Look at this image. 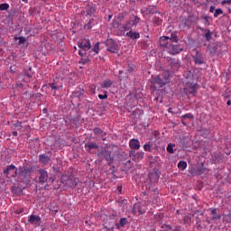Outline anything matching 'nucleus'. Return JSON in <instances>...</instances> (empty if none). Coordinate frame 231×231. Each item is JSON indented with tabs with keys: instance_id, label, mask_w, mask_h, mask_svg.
<instances>
[{
	"instance_id": "nucleus-50",
	"label": "nucleus",
	"mask_w": 231,
	"mask_h": 231,
	"mask_svg": "<svg viewBox=\"0 0 231 231\" xmlns=\"http://www.w3.org/2000/svg\"><path fill=\"white\" fill-rule=\"evenodd\" d=\"M51 89H60V88L57 87V85L55 83L51 84Z\"/></svg>"
},
{
	"instance_id": "nucleus-33",
	"label": "nucleus",
	"mask_w": 231,
	"mask_h": 231,
	"mask_svg": "<svg viewBox=\"0 0 231 231\" xmlns=\"http://www.w3.org/2000/svg\"><path fill=\"white\" fill-rule=\"evenodd\" d=\"M178 167H179V169H180L181 171H185V169H187V162H185V161H180V162L178 163Z\"/></svg>"
},
{
	"instance_id": "nucleus-56",
	"label": "nucleus",
	"mask_w": 231,
	"mask_h": 231,
	"mask_svg": "<svg viewBox=\"0 0 231 231\" xmlns=\"http://www.w3.org/2000/svg\"><path fill=\"white\" fill-rule=\"evenodd\" d=\"M112 18H113V14H110V15L108 16V21H111Z\"/></svg>"
},
{
	"instance_id": "nucleus-63",
	"label": "nucleus",
	"mask_w": 231,
	"mask_h": 231,
	"mask_svg": "<svg viewBox=\"0 0 231 231\" xmlns=\"http://www.w3.org/2000/svg\"><path fill=\"white\" fill-rule=\"evenodd\" d=\"M169 113H171V108L168 109Z\"/></svg>"
},
{
	"instance_id": "nucleus-10",
	"label": "nucleus",
	"mask_w": 231,
	"mask_h": 231,
	"mask_svg": "<svg viewBox=\"0 0 231 231\" xmlns=\"http://www.w3.org/2000/svg\"><path fill=\"white\" fill-rule=\"evenodd\" d=\"M28 222L34 226H41V217L37 215H31L28 218Z\"/></svg>"
},
{
	"instance_id": "nucleus-16",
	"label": "nucleus",
	"mask_w": 231,
	"mask_h": 231,
	"mask_svg": "<svg viewBox=\"0 0 231 231\" xmlns=\"http://www.w3.org/2000/svg\"><path fill=\"white\" fill-rule=\"evenodd\" d=\"M149 180L152 181V183H156V181L160 180V172L158 171L150 172Z\"/></svg>"
},
{
	"instance_id": "nucleus-46",
	"label": "nucleus",
	"mask_w": 231,
	"mask_h": 231,
	"mask_svg": "<svg viewBox=\"0 0 231 231\" xmlns=\"http://www.w3.org/2000/svg\"><path fill=\"white\" fill-rule=\"evenodd\" d=\"M19 42H18V44H24V42H26V38L24 37H19Z\"/></svg>"
},
{
	"instance_id": "nucleus-7",
	"label": "nucleus",
	"mask_w": 231,
	"mask_h": 231,
	"mask_svg": "<svg viewBox=\"0 0 231 231\" xmlns=\"http://www.w3.org/2000/svg\"><path fill=\"white\" fill-rule=\"evenodd\" d=\"M78 46L80 50H83V51H88V50H91V42L88 39H84L78 42Z\"/></svg>"
},
{
	"instance_id": "nucleus-26",
	"label": "nucleus",
	"mask_w": 231,
	"mask_h": 231,
	"mask_svg": "<svg viewBox=\"0 0 231 231\" xmlns=\"http://www.w3.org/2000/svg\"><path fill=\"white\" fill-rule=\"evenodd\" d=\"M126 37H130V39H140V32H133L132 30L126 33Z\"/></svg>"
},
{
	"instance_id": "nucleus-61",
	"label": "nucleus",
	"mask_w": 231,
	"mask_h": 231,
	"mask_svg": "<svg viewBox=\"0 0 231 231\" xmlns=\"http://www.w3.org/2000/svg\"><path fill=\"white\" fill-rule=\"evenodd\" d=\"M23 3H28V0H22Z\"/></svg>"
},
{
	"instance_id": "nucleus-14",
	"label": "nucleus",
	"mask_w": 231,
	"mask_h": 231,
	"mask_svg": "<svg viewBox=\"0 0 231 231\" xmlns=\"http://www.w3.org/2000/svg\"><path fill=\"white\" fill-rule=\"evenodd\" d=\"M129 147L130 149H133L134 151L140 150V141L138 139H131L129 141Z\"/></svg>"
},
{
	"instance_id": "nucleus-57",
	"label": "nucleus",
	"mask_w": 231,
	"mask_h": 231,
	"mask_svg": "<svg viewBox=\"0 0 231 231\" xmlns=\"http://www.w3.org/2000/svg\"><path fill=\"white\" fill-rule=\"evenodd\" d=\"M226 104H227V106H230V105H231L230 99L227 100V103H226Z\"/></svg>"
},
{
	"instance_id": "nucleus-25",
	"label": "nucleus",
	"mask_w": 231,
	"mask_h": 231,
	"mask_svg": "<svg viewBox=\"0 0 231 231\" xmlns=\"http://www.w3.org/2000/svg\"><path fill=\"white\" fill-rule=\"evenodd\" d=\"M172 73L169 70L164 71L162 75H160L162 80H166V84H169V79H171Z\"/></svg>"
},
{
	"instance_id": "nucleus-41",
	"label": "nucleus",
	"mask_w": 231,
	"mask_h": 231,
	"mask_svg": "<svg viewBox=\"0 0 231 231\" xmlns=\"http://www.w3.org/2000/svg\"><path fill=\"white\" fill-rule=\"evenodd\" d=\"M189 172H190V174H192V176H198V175H197V168L191 167V168L189 170Z\"/></svg>"
},
{
	"instance_id": "nucleus-54",
	"label": "nucleus",
	"mask_w": 231,
	"mask_h": 231,
	"mask_svg": "<svg viewBox=\"0 0 231 231\" xmlns=\"http://www.w3.org/2000/svg\"><path fill=\"white\" fill-rule=\"evenodd\" d=\"M117 190L120 192V194H122V186H117Z\"/></svg>"
},
{
	"instance_id": "nucleus-23",
	"label": "nucleus",
	"mask_w": 231,
	"mask_h": 231,
	"mask_svg": "<svg viewBox=\"0 0 231 231\" xmlns=\"http://www.w3.org/2000/svg\"><path fill=\"white\" fill-rule=\"evenodd\" d=\"M205 34L204 37L208 42H210L212 41V36L214 35L213 32H210V29H205L204 30Z\"/></svg>"
},
{
	"instance_id": "nucleus-17",
	"label": "nucleus",
	"mask_w": 231,
	"mask_h": 231,
	"mask_svg": "<svg viewBox=\"0 0 231 231\" xmlns=\"http://www.w3.org/2000/svg\"><path fill=\"white\" fill-rule=\"evenodd\" d=\"M93 133L94 134H96V136H101L102 140H106V135L107 134L104 132L102 129H100L99 127L94 128Z\"/></svg>"
},
{
	"instance_id": "nucleus-12",
	"label": "nucleus",
	"mask_w": 231,
	"mask_h": 231,
	"mask_svg": "<svg viewBox=\"0 0 231 231\" xmlns=\"http://www.w3.org/2000/svg\"><path fill=\"white\" fill-rule=\"evenodd\" d=\"M99 154H100V156L105 158V160L108 163H113L115 159H113V157L111 156V152H109L108 150H103Z\"/></svg>"
},
{
	"instance_id": "nucleus-34",
	"label": "nucleus",
	"mask_w": 231,
	"mask_h": 231,
	"mask_svg": "<svg viewBox=\"0 0 231 231\" xmlns=\"http://www.w3.org/2000/svg\"><path fill=\"white\" fill-rule=\"evenodd\" d=\"M152 148V144L151 143V142H148L146 143L144 145H143V150L148 152H151V149Z\"/></svg>"
},
{
	"instance_id": "nucleus-22",
	"label": "nucleus",
	"mask_w": 231,
	"mask_h": 231,
	"mask_svg": "<svg viewBox=\"0 0 231 231\" xmlns=\"http://www.w3.org/2000/svg\"><path fill=\"white\" fill-rule=\"evenodd\" d=\"M97 12V7L93 4H88L87 7V15H93V14Z\"/></svg>"
},
{
	"instance_id": "nucleus-47",
	"label": "nucleus",
	"mask_w": 231,
	"mask_h": 231,
	"mask_svg": "<svg viewBox=\"0 0 231 231\" xmlns=\"http://www.w3.org/2000/svg\"><path fill=\"white\" fill-rule=\"evenodd\" d=\"M86 51H84V50L80 49L79 51V54L80 55V57H86Z\"/></svg>"
},
{
	"instance_id": "nucleus-60",
	"label": "nucleus",
	"mask_w": 231,
	"mask_h": 231,
	"mask_svg": "<svg viewBox=\"0 0 231 231\" xmlns=\"http://www.w3.org/2000/svg\"><path fill=\"white\" fill-rule=\"evenodd\" d=\"M225 100H228V97L226 95L224 96Z\"/></svg>"
},
{
	"instance_id": "nucleus-15",
	"label": "nucleus",
	"mask_w": 231,
	"mask_h": 231,
	"mask_svg": "<svg viewBox=\"0 0 231 231\" xmlns=\"http://www.w3.org/2000/svg\"><path fill=\"white\" fill-rule=\"evenodd\" d=\"M130 156L134 158V160L140 162V160H143V156H145V152H130Z\"/></svg>"
},
{
	"instance_id": "nucleus-49",
	"label": "nucleus",
	"mask_w": 231,
	"mask_h": 231,
	"mask_svg": "<svg viewBox=\"0 0 231 231\" xmlns=\"http://www.w3.org/2000/svg\"><path fill=\"white\" fill-rule=\"evenodd\" d=\"M209 12H210L211 14H214V13L216 12V6L211 5L210 8H209Z\"/></svg>"
},
{
	"instance_id": "nucleus-11",
	"label": "nucleus",
	"mask_w": 231,
	"mask_h": 231,
	"mask_svg": "<svg viewBox=\"0 0 231 231\" xmlns=\"http://www.w3.org/2000/svg\"><path fill=\"white\" fill-rule=\"evenodd\" d=\"M168 64H169L170 69H171L172 71H178V69H180V63L176 60H172V59L168 60Z\"/></svg>"
},
{
	"instance_id": "nucleus-19",
	"label": "nucleus",
	"mask_w": 231,
	"mask_h": 231,
	"mask_svg": "<svg viewBox=\"0 0 231 231\" xmlns=\"http://www.w3.org/2000/svg\"><path fill=\"white\" fill-rule=\"evenodd\" d=\"M66 187H69V189H75L77 187V180L68 178L67 180H65Z\"/></svg>"
},
{
	"instance_id": "nucleus-53",
	"label": "nucleus",
	"mask_w": 231,
	"mask_h": 231,
	"mask_svg": "<svg viewBox=\"0 0 231 231\" xmlns=\"http://www.w3.org/2000/svg\"><path fill=\"white\" fill-rule=\"evenodd\" d=\"M228 4V5H230L231 4V0H225V1H223V5H225V4Z\"/></svg>"
},
{
	"instance_id": "nucleus-44",
	"label": "nucleus",
	"mask_w": 231,
	"mask_h": 231,
	"mask_svg": "<svg viewBox=\"0 0 231 231\" xmlns=\"http://www.w3.org/2000/svg\"><path fill=\"white\" fill-rule=\"evenodd\" d=\"M98 98H100V100H106V98H107V91H105V95L99 94Z\"/></svg>"
},
{
	"instance_id": "nucleus-5",
	"label": "nucleus",
	"mask_w": 231,
	"mask_h": 231,
	"mask_svg": "<svg viewBox=\"0 0 231 231\" xmlns=\"http://www.w3.org/2000/svg\"><path fill=\"white\" fill-rule=\"evenodd\" d=\"M48 180V171H46V170L40 169L38 183H40V185H44V183H46Z\"/></svg>"
},
{
	"instance_id": "nucleus-29",
	"label": "nucleus",
	"mask_w": 231,
	"mask_h": 231,
	"mask_svg": "<svg viewBox=\"0 0 231 231\" xmlns=\"http://www.w3.org/2000/svg\"><path fill=\"white\" fill-rule=\"evenodd\" d=\"M170 39V43L172 44V42H178L180 40L178 39V33L176 32H172L171 34V37H169Z\"/></svg>"
},
{
	"instance_id": "nucleus-39",
	"label": "nucleus",
	"mask_w": 231,
	"mask_h": 231,
	"mask_svg": "<svg viewBox=\"0 0 231 231\" xmlns=\"http://www.w3.org/2000/svg\"><path fill=\"white\" fill-rule=\"evenodd\" d=\"M129 30V23H125L122 25L121 27V31L124 32H128Z\"/></svg>"
},
{
	"instance_id": "nucleus-40",
	"label": "nucleus",
	"mask_w": 231,
	"mask_h": 231,
	"mask_svg": "<svg viewBox=\"0 0 231 231\" xmlns=\"http://www.w3.org/2000/svg\"><path fill=\"white\" fill-rule=\"evenodd\" d=\"M134 19L133 21L132 26H136V24H138V23H140V17L138 16H134Z\"/></svg>"
},
{
	"instance_id": "nucleus-6",
	"label": "nucleus",
	"mask_w": 231,
	"mask_h": 231,
	"mask_svg": "<svg viewBox=\"0 0 231 231\" xmlns=\"http://www.w3.org/2000/svg\"><path fill=\"white\" fill-rule=\"evenodd\" d=\"M4 174H6L7 176H11L12 178H15L18 174V171L15 168V165L11 164L7 166V168L4 171Z\"/></svg>"
},
{
	"instance_id": "nucleus-55",
	"label": "nucleus",
	"mask_w": 231,
	"mask_h": 231,
	"mask_svg": "<svg viewBox=\"0 0 231 231\" xmlns=\"http://www.w3.org/2000/svg\"><path fill=\"white\" fill-rule=\"evenodd\" d=\"M74 95H78V97H80V95H82V91L81 92H75Z\"/></svg>"
},
{
	"instance_id": "nucleus-58",
	"label": "nucleus",
	"mask_w": 231,
	"mask_h": 231,
	"mask_svg": "<svg viewBox=\"0 0 231 231\" xmlns=\"http://www.w3.org/2000/svg\"><path fill=\"white\" fill-rule=\"evenodd\" d=\"M181 123L183 124V125H187V124H185V119H182Z\"/></svg>"
},
{
	"instance_id": "nucleus-31",
	"label": "nucleus",
	"mask_w": 231,
	"mask_h": 231,
	"mask_svg": "<svg viewBox=\"0 0 231 231\" xmlns=\"http://www.w3.org/2000/svg\"><path fill=\"white\" fill-rule=\"evenodd\" d=\"M40 162L42 163H43L44 165H46V163L50 162V158L48 156H46L45 154H42L40 155Z\"/></svg>"
},
{
	"instance_id": "nucleus-48",
	"label": "nucleus",
	"mask_w": 231,
	"mask_h": 231,
	"mask_svg": "<svg viewBox=\"0 0 231 231\" xmlns=\"http://www.w3.org/2000/svg\"><path fill=\"white\" fill-rule=\"evenodd\" d=\"M133 115H134V116L142 115V110L136 109L135 111L133 112Z\"/></svg>"
},
{
	"instance_id": "nucleus-28",
	"label": "nucleus",
	"mask_w": 231,
	"mask_h": 231,
	"mask_svg": "<svg viewBox=\"0 0 231 231\" xmlns=\"http://www.w3.org/2000/svg\"><path fill=\"white\" fill-rule=\"evenodd\" d=\"M212 220L217 221V219H221V216L217 215V211L216 208L211 209Z\"/></svg>"
},
{
	"instance_id": "nucleus-4",
	"label": "nucleus",
	"mask_w": 231,
	"mask_h": 231,
	"mask_svg": "<svg viewBox=\"0 0 231 231\" xmlns=\"http://www.w3.org/2000/svg\"><path fill=\"white\" fill-rule=\"evenodd\" d=\"M152 84H153V86H157L158 88H163V86L167 85V80H163V78L159 75L152 78Z\"/></svg>"
},
{
	"instance_id": "nucleus-3",
	"label": "nucleus",
	"mask_w": 231,
	"mask_h": 231,
	"mask_svg": "<svg viewBox=\"0 0 231 231\" xmlns=\"http://www.w3.org/2000/svg\"><path fill=\"white\" fill-rule=\"evenodd\" d=\"M18 174L22 178H28L32 174V168L28 166H20L18 169Z\"/></svg>"
},
{
	"instance_id": "nucleus-8",
	"label": "nucleus",
	"mask_w": 231,
	"mask_h": 231,
	"mask_svg": "<svg viewBox=\"0 0 231 231\" xmlns=\"http://www.w3.org/2000/svg\"><path fill=\"white\" fill-rule=\"evenodd\" d=\"M170 45H171V39H169V36L160 37L159 46H161V48H165L166 50H169Z\"/></svg>"
},
{
	"instance_id": "nucleus-42",
	"label": "nucleus",
	"mask_w": 231,
	"mask_h": 231,
	"mask_svg": "<svg viewBox=\"0 0 231 231\" xmlns=\"http://www.w3.org/2000/svg\"><path fill=\"white\" fill-rule=\"evenodd\" d=\"M14 127H16V129H18V131H21V129H23V125L21 122L17 121L15 124H14Z\"/></svg>"
},
{
	"instance_id": "nucleus-9",
	"label": "nucleus",
	"mask_w": 231,
	"mask_h": 231,
	"mask_svg": "<svg viewBox=\"0 0 231 231\" xmlns=\"http://www.w3.org/2000/svg\"><path fill=\"white\" fill-rule=\"evenodd\" d=\"M168 51L171 55H178V53H181V51H183V49L181 47H179V45L170 43Z\"/></svg>"
},
{
	"instance_id": "nucleus-1",
	"label": "nucleus",
	"mask_w": 231,
	"mask_h": 231,
	"mask_svg": "<svg viewBox=\"0 0 231 231\" xmlns=\"http://www.w3.org/2000/svg\"><path fill=\"white\" fill-rule=\"evenodd\" d=\"M184 93L188 97H196V93H198V84L188 82L184 88Z\"/></svg>"
},
{
	"instance_id": "nucleus-51",
	"label": "nucleus",
	"mask_w": 231,
	"mask_h": 231,
	"mask_svg": "<svg viewBox=\"0 0 231 231\" xmlns=\"http://www.w3.org/2000/svg\"><path fill=\"white\" fill-rule=\"evenodd\" d=\"M49 181H51V183H53V181H55V177H50Z\"/></svg>"
},
{
	"instance_id": "nucleus-52",
	"label": "nucleus",
	"mask_w": 231,
	"mask_h": 231,
	"mask_svg": "<svg viewBox=\"0 0 231 231\" xmlns=\"http://www.w3.org/2000/svg\"><path fill=\"white\" fill-rule=\"evenodd\" d=\"M173 231H181V227L176 226V227H174Z\"/></svg>"
},
{
	"instance_id": "nucleus-59",
	"label": "nucleus",
	"mask_w": 231,
	"mask_h": 231,
	"mask_svg": "<svg viewBox=\"0 0 231 231\" xmlns=\"http://www.w3.org/2000/svg\"><path fill=\"white\" fill-rule=\"evenodd\" d=\"M13 136H17V132H13Z\"/></svg>"
},
{
	"instance_id": "nucleus-62",
	"label": "nucleus",
	"mask_w": 231,
	"mask_h": 231,
	"mask_svg": "<svg viewBox=\"0 0 231 231\" xmlns=\"http://www.w3.org/2000/svg\"><path fill=\"white\" fill-rule=\"evenodd\" d=\"M47 187H48V185H45V186H44V189H48Z\"/></svg>"
},
{
	"instance_id": "nucleus-45",
	"label": "nucleus",
	"mask_w": 231,
	"mask_h": 231,
	"mask_svg": "<svg viewBox=\"0 0 231 231\" xmlns=\"http://www.w3.org/2000/svg\"><path fill=\"white\" fill-rule=\"evenodd\" d=\"M181 118L183 120H185V118L192 119V118H194V116H192V114H185L184 116H181Z\"/></svg>"
},
{
	"instance_id": "nucleus-20",
	"label": "nucleus",
	"mask_w": 231,
	"mask_h": 231,
	"mask_svg": "<svg viewBox=\"0 0 231 231\" xmlns=\"http://www.w3.org/2000/svg\"><path fill=\"white\" fill-rule=\"evenodd\" d=\"M85 149L87 152H91L92 149H98V144L97 143H85Z\"/></svg>"
},
{
	"instance_id": "nucleus-2",
	"label": "nucleus",
	"mask_w": 231,
	"mask_h": 231,
	"mask_svg": "<svg viewBox=\"0 0 231 231\" xmlns=\"http://www.w3.org/2000/svg\"><path fill=\"white\" fill-rule=\"evenodd\" d=\"M106 51H110V53H118L119 49H118V43L113 39H107L106 41Z\"/></svg>"
},
{
	"instance_id": "nucleus-18",
	"label": "nucleus",
	"mask_w": 231,
	"mask_h": 231,
	"mask_svg": "<svg viewBox=\"0 0 231 231\" xmlns=\"http://www.w3.org/2000/svg\"><path fill=\"white\" fill-rule=\"evenodd\" d=\"M124 17H125V15L122 13H120L117 15V18L116 20H114V23H113L114 28H118V26H120V23H122V21H124Z\"/></svg>"
},
{
	"instance_id": "nucleus-27",
	"label": "nucleus",
	"mask_w": 231,
	"mask_h": 231,
	"mask_svg": "<svg viewBox=\"0 0 231 231\" xmlns=\"http://www.w3.org/2000/svg\"><path fill=\"white\" fill-rule=\"evenodd\" d=\"M95 24H97V21H95V19L91 18L88 23L87 24H85V29L86 30H91V28H93V26H95Z\"/></svg>"
},
{
	"instance_id": "nucleus-32",
	"label": "nucleus",
	"mask_w": 231,
	"mask_h": 231,
	"mask_svg": "<svg viewBox=\"0 0 231 231\" xmlns=\"http://www.w3.org/2000/svg\"><path fill=\"white\" fill-rule=\"evenodd\" d=\"M174 147H176V144L169 143L166 150L170 154H174Z\"/></svg>"
},
{
	"instance_id": "nucleus-36",
	"label": "nucleus",
	"mask_w": 231,
	"mask_h": 231,
	"mask_svg": "<svg viewBox=\"0 0 231 231\" xmlns=\"http://www.w3.org/2000/svg\"><path fill=\"white\" fill-rule=\"evenodd\" d=\"M127 225V218L125 217H122L120 218V221H119V226L124 227L125 226Z\"/></svg>"
},
{
	"instance_id": "nucleus-37",
	"label": "nucleus",
	"mask_w": 231,
	"mask_h": 231,
	"mask_svg": "<svg viewBox=\"0 0 231 231\" xmlns=\"http://www.w3.org/2000/svg\"><path fill=\"white\" fill-rule=\"evenodd\" d=\"M218 15H223V10L221 8L216 9L214 12V17H217Z\"/></svg>"
},
{
	"instance_id": "nucleus-43",
	"label": "nucleus",
	"mask_w": 231,
	"mask_h": 231,
	"mask_svg": "<svg viewBox=\"0 0 231 231\" xmlns=\"http://www.w3.org/2000/svg\"><path fill=\"white\" fill-rule=\"evenodd\" d=\"M184 77L185 79H192V72L191 71L185 72Z\"/></svg>"
},
{
	"instance_id": "nucleus-30",
	"label": "nucleus",
	"mask_w": 231,
	"mask_h": 231,
	"mask_svg": "<svg viewBox=\"0 0 231 231\" xmlns=\"http://www.w3.org/2000/svg\"><path fill=\"white\" fill-rule=\"evenodd\" d=\"M112 86H113V81H111V79H106L103 81V83L101 84V88H106V89L111 88Z\"/></svg>"
},
{
	"instance_id": "nucleus-38",
	"label": "nucleus",
	"mask_w": 231,
	"mask_h": 231,
	"mask_svg": "<svg viewBox=\"0 0 231 231\" xmlns=\"http://www.w3.org/2000/svg\"><path fill=\"white\" fill-rule=\"evenodd\" d=\"M8 8H10V5L8 4H1L0 5V10H2V11L8 10Z\"/></svg>"
},
{
	"instance_id": "nucleus-35",
	"label": "nucleus",
	"mask_w": 231,
	"mask_h": 231,
	"mask_svg": "<svg viewBox=\"0 0 231 231\" xmlns=\"http://www.w3.org/2000/svg\"><path fill=\"white\" fill-rule=\"evenodd\" d=\"M99 46H100V43L99 42H97L95 45H94V48L92 49V51H94V53H96V55H98V51H99Z\"/></svg>"
},
{
	"instance_id": "nucleus-24",
	"label": "nucleus",
	"mask_w": 231,
	"mask_h": 231,
	"mask_svg": "<svg viewBox=\"0 0 231 231\" xmlns=\"http://www.w3.org/2000/svg\"><path fill=\"white\" fill-rule=\"evenodd\" d=\"M207 172V168H205V164L202 162L200 166L197 167V176H201V174H205Z\"/></svg>"
},
{
	"instance_id": "nucleus-13",
	"label": "nucleus",
	"mask_w": 231,
	"mask_h": 231,
	"mask_svg": "<svg viewBox=\"0 0 231 231\" xmlns=\"http://www.w3.org/2000/svg\"><path fill=\"white\" fill-rule=\"evenodd\" d=\"M195 64H205V59L203 58V54L199 51H196L195 56L193 57Z\"/></svg>"
},
{
	"instance_id": "nucleus-21",
	"label": "nucleus",
	"mask_w": 231,
	"mask_h": 231,
	"mask_svg": "<svg viewBox=\"0 0 231 231\" xmlns=\"http://www.w3.org/2000/svg\"><path fill=\"white\" fill-rule=\"evenodd\" d=\"M133 213L134 214L139 213V216H142V214H145V210L142 209V206H140V204H134L133 208Z\"/></svg>"
}]
</instances>
